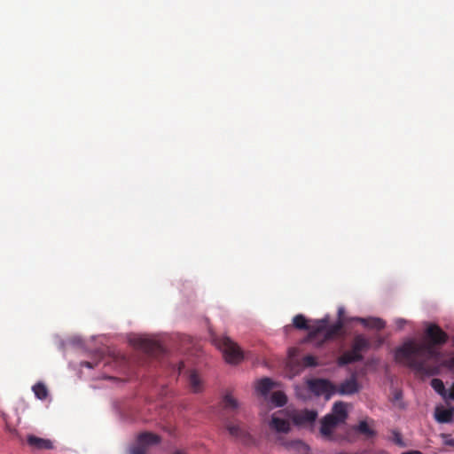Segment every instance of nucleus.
<instances>
[{"mask_svg": "<svg viewBox=\"0 0 454 454\" xmlns=\"http://www.w3.org/2000/svg\"><path fill=\"white\" fill-rule=\"evenodd\" d=\"M426 336L430 343L407 342L395 350V358L397 362L405 364L421 374L434 375L438 373V368L430 365L428 362L439 359L440 352L434 346L445 344L449 336L435 324L428 325Z\"/></svg>", "mask_w": 454, "mask_h": 454, "instance_id": "f257e3e1", "label": "nucleus"}, {"mask_svg": "<svg viewBox=\"0 0 454 454\" xmlns=\"http://www.w3.org/2000/svg\"><path fill=\"white\" fill-rule=\"evenodd\" d=\"M343 326L344 322L342 319H338L335 324L328 325V319L323 318L316 322L315 327L311 328V331L309 332L304 341H316L318 346H321L325 341L338 336L341 333Z\"/></svg>", "mask_w": 454, "mask_h": 454, "instance_id": "f03ea898", "label": "nucleus"}, {"mask_svg": "<svg viewBox=\"0 0 454 454\" xmlns=\"http://www.w3.org/2000/svg\"><path fill=\"white\" fill-rule=\"evenodd\" d=\"M211 340L214 345L223 352L227 363L239 364L244 358L240 348L229 337L212 334Z\"/></svg>", "mask_w": 454, "mask_h": 454, "instance_id": "7ed1b4c3", "label": "nucleus"}, {"mask_svg": "<svg viewBox=\"0 0 454 454\" xmlns=\"http://www.w3.org/2000/svg\"><path fill=\"white\" fill-rule=\"evenodd\" d=\"M369 348L370 341L363 335H356L354 338L351 349L344 352L338 358V364L343 366L363 360L361 353L366 351Z\"/></svg>", "mask_w": 454, "mask_h": 454, "instance_id": "20e7f679", "label": "nucleus"}, {"mask_svg": "<svg viewBox=\"0 0 454 454\" xmlns=\"http://www.w3.org/2000/svg\"><path fill=\"white\" fill-rule=\"evenodd\" d=\"M223 426L228 434L243 444L249 445L254 442V438L247 426L239 419L223 415Z\"/></svg>", "mask_w": 454, "mask_h": 454, "instance_id": "39448f33", "label": "nucleus"}, {"mask_svg": "<svg viewBox=\"0 0 454 454\" xmlns=\"http://www.w3.org/2000/svg\"><path fill=\"white\" fill-rule=\"evenodd\" d=\"M160 437L150 432H143L137 437V442L129 450V454H146L147 448L160 443Z\"/></svg>", "mask_w": 454, "mask_h": 454, "instance_id": "423d86ee", "label": "nucleus"}, {"mask_svg": "<svg viewBox=\"0 0 454 454\" xmlns=\"http://www.w3.org/2000/svg\"><path fill=\"white\" fill-rule=\"evenodd\" d=\"M309 389L316 395H325L329 398L336 392V386L325 379H313L308 380Z\"/></svg>", "mask_w": 454, "mask_h": 454, "instance_id": "0eeeda50", "label": "nucleus"}, {"mask_svg": "<svg viewBox=\"0 0 454 454\" xmlns=\"http://www.w3.org/2000/svg\"><path fill=\"white\" fill-rule=\"evenodd\" d=\"M361 388L357 381L356 373H353L348 379L345 380L339 386H336V392L341 395H351L358 393Z\"/></svg>", "mask_w": 454, "mask_h": 454, "instance_id": "6e6552de", "label": "nucleus"}, {"mask_svg": "<svg viewBox=\"0 0 454 454\" xmlns=\"http://www.w3.org/2000/svg\"><path fill=\"white\" fill-rule=\"evenodd\" d=\"M134 345L150 356L162 352L161 345L153 340L139 338L134 340Z\"/></svg>", "mask_w": 454, "mask_h": 454, "instance_id": "1a4fd4ad", "label": "nucleus"}, {"mask_svg": "<svg viewBox=\"0 0 454 454\" xmlns=\"http://www.w3.org/2000/svg\"><path fill=\"white\" fill-rule=\"evenodd\" d=\"M340 423L333 415H326L321 419L320 434L326 440H333V432Z\"/></svg>", "mask_w": 454, "mask_h": 454, "instance_id": "9d476101", "label": "nucleus"}, {"mask_svg": "<svg viewBox=\"0 0 454 454\" xmlns=\"http://www.w3.org/2000/svg\"><path fill=\"white\" fill-rule=\"evenodd\" d=\"M222 408L225 412L235 415L241 410L242 404L231 393H226L222 400Z\"/></svg>", "mask_w": 454, "mask_h": 454, "instance_id": "9b49d317", "label": "nucleus"}, {"mask_svg": "<svg viewBox=\"0 0 454 454\" xmlns=\"http://www.w3.org/2000/svg\"><path fill=\"white\" fill-rule=\"evenodd\" d=\"M317 417V412L314 410H302L294 416V421L297 425H305L313 423Z\"/></svg>", "mask_w": 454, "mask_h": 454, "instance_id": "f8f14e48", "label": "nucleus"}, {"mask_svg": "<svg viewBox=\"0 0 454 454\" xmlns=\"http://www.w3.org/2000/svg\"><path fill=\"white\" fill-rule=\"evenodd\" d=\"M434 418L439 423H451L454 420V409L436 407L434 411Z\"/></svg>", "mask_w": 454, "mask_h": 454, "instance_id": "ddd939ff", "label": "nucleus"}, {"mask_svg": "<svg viewBox=\"0 0 454 454\" xmlns=\"http://www.w3.org/2000/svg\"><path fill=\"white\" fill-rule=\"evenodd\" d=\"M270 427L278 433H288L291 428L288 420L278 418L276 415L272 416Z\"/></svg>", "mask_w": 454, "mask_h": 454, "instance_id": "4468645a", "label": "nucleus"}, {"mask_svg": "<svg viewBox=\"0 0 454 454\" xmlns=\"http://www.w3.org/2000/svg\"><path fill=\"white\" fill-rule=\"evenodd\" d=\"M27 443L38 450H51L53 448V444L50 440L39 438L35 435H29L27 437Z\"/></svg>", "mask_w": 454, "mask_h": 454, "instance_id": "2eb2a0df", "label": "nucleus"}, {"mask_svg": "<svg viewBox=\"0 0 454 454\" xmlns=\"http://www.w3.org/2000/svg\"><path fill=\"white\" fill-rule=\"evenodd\" d=\"M356 320L360 322L364 326L372 328V329L381 330V329L385 328V326H386L385 322L379 317H370V318L357 317Z\"/></svg>", "mask_w": 454, "mask_h": 454, "instance_id": "dca6fc26", "label": "nucleus"}, {"mask_svg": "<svg viewBox=\"0 0 454 454\" xmlns=\"http://www.w3.org/2000/svg\"><path fill=\"white\" fill-rule=\"evenodd\" d=\"M337 421L340 424L348 418L346 403L343 402H336L333 407V413Z\"/></svg>", "mask_w": 454, "mask_h": 454, "instance_id": "f3484780", "label": "nucleus"}, {"mask_svg": "<svg viewBox=\"0 0 454 454\" xmlns=\"http://www.w3.org/2000/svg\"><path fill=\"white\" fill-rule=\"evenodd\" d=\"M287 450H294L300 452L308 453L309 447L301 440L286 441L282 443Z\"/></svg>", "mask_w": 454, "mask_h": 454, "instance_id": "a211bd4d", "label": "nucleus"}, {"mask_svg": "<svg viewBox=\"0 0 454 454\" xmlns=\"http://www.w3.org/2000/svg\"><path fill=\"white\" fill-rule=\"evenodd\" d=\"M353 430L365 435L368 438L376 435V431L371 428L365 420H362L358 423V425L353 427Z\"/></svg>", "mask_w": 454, "mask_h": 454, "instance_id": "6ab92c4d", "label": "nucleus"}, {"mask_svg": "<svg viewBox=\"0 0 454 454\" xmlns=\"http://www.w3.org/2000/svg\"><path fill=\"white\" fill-rule=\"evenodd\" d=\"M293 325H294V326L296 329H299V330H309V332L311 331V328L315 327V325H309L308 320L301 314L296 315L293 318Z\"/></svg>", "mask_w": 454, "mask_h": 454, "instance_id": "aec40b11", "label": "nucleus"}, {"mask_svg": "<svg viewBox=\"0 0 454 454\" xmlns=\"http://www.w3.org/2000/svg\"><path fill=\"white\" fill-rule=\"evenodd\" d=\"M272 387L273 382L269 378L262 379L256 385V390L263 395H267Z\"/></svg>", "mask_w": 454, "mask_h": 454, "instance_id": "412c9836", "label": "nucleus"}, {"mask_svg": "<svg viewBox=\"0 0 454 454\" xmlns=\"http://www.w3.org/2000/svg\"><path fill=\"white\" fill-rule=\"evenodd\" d=\"M189 384L193 392L201 390V381L195 371H191L188 377Z\"/></svg>", "mask_w": 454, "mask_h": 454, "instance_id": "4be33fe9", "label": "nucleus"}, {"mask_svg": "<svg viewBox=\"0 0 454 454\" xmlns=\"http://www.w3.org/2000/svg\"><path fill=\"white\" fill-rule=\"evenodd\" d=\"M431 387L443 398L447 399L448 392L444 387L443 381L440 379H433L431 380Z\"/></svg>", "mask_w": 454, "mask_h": 454, "instance_id": "5701e85b", "label": "nucleus"}, {"mask_svg": "<svg viewBox=\"0 0 454 454\" xmlns=\"http://www.w3.org/2000/svg\"><path fill=\"white\" fill-rule=\"evenodd\" d=\"M33 392L35 395L40 399L44 400L48 395V390L44 384L38 382L33 386Z\"/></svg>", "mask_w": 454, "mask_h": 454, "instance_id": "b1692460", "label": "nucleus"}, {"mask_svg": "<svg viewBox=\"0 0 454 454\" xmlns=\"http://www.w3.org/2000/svg\"><path fill=\"white\" fill-rule=\"evenodd\" d=\"M271 402L277 407H282L286 403L287 398L282 391H276L271 395Z\"/></svg>", "mask_w": 454, "mask_h": 454, "instance_id": "393cba45", "label": "nucleus"}, {"mask_svg": "<svg viewBox=\"0 0 454 454\" xmlns=\"http://www.w3.org/2000/svg\"><path fill=\"white\" fill-rule=\"evenodd\" d=\"M302 364L306 367H316L318 365L317 358L311 355L305 356L302 358Z\"/></svg>", "mask_w": 454, "mask_h": 454, "instance_id": "a878e982", "label": "nucleus"}, {"mask_svg": "<svg viewBox=\"0 0 454 454\" xmlns=\"http://www.w3.org/2000/svg\"><path fill=\"white\" fill-rule=\"evenodd\" d=\"M392 441L400 447L405 446L402 434L396 430L392 431Z\"/></svg>", "mask_w": 454, "mask_h": 454, "instance_id": "bb28decb", "label": "nucleus"}, {"mask_svg": "<svg viewBox=\"0 0 454 454\" xmlns=\"http://www.w3.org/2000/svg\"><path fill=\"white\" fill-rule=\"evenodd\" d=\"M442 437L443 439V443L445 445L449 446H454V439L451 438L450 435L447 434H442Z\"/></svg>", "mask_w": 454, "mask_h": 454, "instance_id": "cd10ccee", "label": "nucleus"}, {"mask_svg": "<svg viewBox=\"0 0 454 454\" xmlns=\"http://www.w3.org/2000/svg\"><path fill=\"white\" fill-rule=\"evenodd\" d=\"M98 365V364H94L92 362H89V361H84V362H82L81 363V366L82 367H87V368H90V369H92L94 367H96Z\"/></svg>", "mask_w": 454, "mask_h": 454, "instance_id": "c85d7f7f", "label": "nucleus"}, {"mask_svg": "<svg viewBox=\"0 0 454 454\" xmlns=\"http://www.w3.org/2000/svg\"><path fill=\"white\" fill-rule=\"evenodd\" d=\"M447 398L454 401V382L452 383L451 387L449 388Z\"/></svg>", "mask_w": 454, "mask_h": 454, "instance_id": "c756f323", "label": "nucleus"}, {"mask_svg": "<svg viewBox=\"0 0 454 454\" xmlns=\"http://www.w3.org/2000/svg\"><path fill=\"white\" fill-rule=\"evenodd\" d=\"M405 323H406V320L403 319V318H398L395 320V325L398 329H402L403 327V325H405Z\"/></svg>", "mask_w": 454, "mask_h": 454, "instance_id": "7c9ffc66", "label": "nucleus"}, {"mask_svg": "<svg viewBox=\"0 0 454 454\" xmlns=\"http://www.w3.org/2000/svg\"><path fill=\"white\" fill-rule=\"evenodd\" d=\"M402 454H422V452L419 450H409V451L403 452Z\"/></svg>", "mask_w": 454, "mask_h": 454, "instance_id": "2f4dec72", "label": "nucleus"}, {"mask_svg": "<svg viewBox=\"0 0 454 454\" xmlns=\"http://www.w3.org/2000/svg\"><path fill=\"white\" fill-rule=\"evenodd\" d=\"M184 367V364L183 362H180L179 365H178V374L181 373Z\"/></svg>", "mask_w": 454, "mask_h": 454, "instance_id": "473e14b6", "label": "nucleus"}, {"mask_svg": "<svg viewBox=\"0 0 454 454\" xmlns=\"http://www.w3.org/2000/svg\"><path fill=\"white\" fill-rule=\"evenodd\" d=\"M343 313H344L343 309H341V308L339 309V310H338L339 318L338 319H342L341 317H342Z\"/></svg>", "mask_w": 454, "mask_h": 454, "instance_id": "72a5a7b5", "label": "nucleus"}, {"mask_svg": "<svg viewBox=\"0 0 454 454\" xmlns=\"http://www.w3.org/2000/svg\"><path fill=\"white\" fill-rule=\"evenodd\" d=\"M401 396H402V393H401V392H396V393L395 394V399H399V398H401Z\"/></svg>", "mask_w": 454, "mask_h": 454, "instance_id": "f704fd0d", "label": "nucleus"}, {"mask_svg": "<svg viewBox=\"0 0 454 454\" xmlns=\"http://www.w3.org/2000/svg\"><path fill=\"white\" fill-rule=\"evenodd\" d=\"M174 454H183V453H182V452H180V451H176V452H175Z\"/></svg>", "mask_w": 454, "mask_h": 454, "instance_id": "c9c22d12", "label": "nucleus"}]
</instances>
